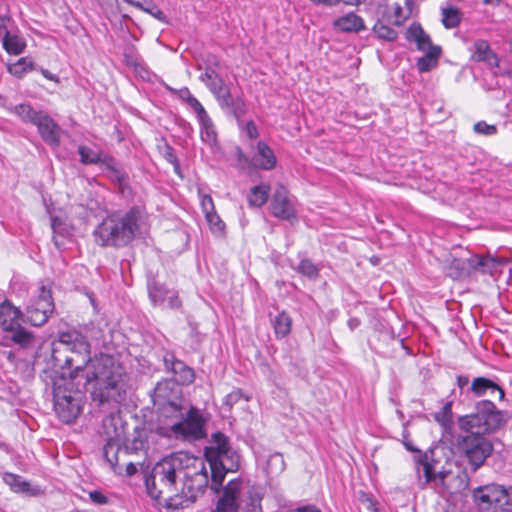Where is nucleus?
Instances as JSON below:
<instances>
[{
	"label": "nucleus",
	"instance_id": "f257e3e1",
	"mask_svg": "<svg viewBox=\"0 0 512 512\" xmlns=\"http://www.w3.org/2000/svg\"><path fill=\"white\" fill-rule=\"evenodd\" d=\"M151 431L169 440L194 442L206 437L207 418L190 403L154 410Z\"/></svg>",
	"mask_w": 512,
	"mask_h": 512
},
{
	"label": "nucleus",
	"instance_id": "f03ea898",
	"mask_svg": "<svg viewBox=\"0 0 512 512\" xmlns=\"http://www.w3.org/2000/svg\"><path fill=\"white\" fill-rule=\"evenodd\" d=\"M124 367L111 355H95L77 381L100 403L122 400Z\"/></svg>",
	"mask_w": 512,
	"mask_h": 512
},
{
	"label": "nucleus",
	"instance_id": "7ed1b4c3",
	"mask_svg": "<svg viewBox=\"0 0 512 512\" xmlns=\"http://www.w3.org/2000/svg\"><path fill=\"white\" fill-rule=\"evenodd\" d=\"M90 349V343L81 333L63 332L58 340L52 343V366L65 372L69 383L77 381L92 360Z\"/></svg>",
	"mask_w": 512,
	"mask_h": 512
},
{
	"label": "nucleus",
	"instance_id": "20e7f679",
	"mask_svg": "<svg viewBox=\"0 0 512 512\" xmlns=\"http://www.w3.org/2000/svg\"><path fill=\"white\" fill-rule=\"evenodd\" d=\"M139 220L140 210L137 207L113 212L95 228V242L102 247H125L135 238L139 230Z\"/></svg>",
	"mask_w": 512,
	"mask_h": 512
},
{
	"label": "nucleus",
	"instance_id": "39448f33",
	"mask_svg": "<svg viewBox=\"0 0 512 512\" xmlns=\"http://www.w3.org/2000/svg\"><path fill=\"white\" fill-rule=\"evenodd\" d=\"M182 453H174L163 458L145 474L146 490L152 498L159 499L163 495L171 497L178 491L177 478L183 470Z\"/></svg>",
	"mask_w": 512,
	"mask_h": 512
},
{
	"label": "nucleus",
	"instance_id": "423d86ee",
	"mask_svg": "<svg viewBox=\"0 0 512 512\" xmlns=\"http://www.w3.org/2000/svg\"><path fill=\"white\" fill-rule=\"evenodd\" d=\"M506 423L505 413L499 410L491 400H481L475 404L473 413L460 416L457 424L461 432H479L491 434Z\"/></svg>",
	"mask_w": 512,
	"mask_h": 512
},
{
	"label": "nucleus",
	"instance_id": "0eeeda50",
	"mask_svg": "<svg viewBox=\"0 0 512 512\" xmlns=\"http://www.w3.org/2000/svg\"><path fill=\"white\" fill-rule=\"evenodd\" d=\"M83 389L80 381L69 383L65 372H61V378L54 382V410L64 423L73 422L80 414Z\"/></svg>",
	"mask_w": 512,
	"mask_h": 512
},
{
	"label": "nucleus",
	"instance_id": "6e6552de",
	"mask_svg": "<svg viewBox=\"0 0 512 512\" xmlns=\"http://www.w3.org/2000/svg\"><path fill=\"white\" fill-rule=\"evenodd\" d=\"M182 466L180 475H183L181 495L190 502H194L202 495L209 484V476L204 461L201 458L182 453Z\"/></svg>",
	"mask_w": 512,
	"mask_h": 512
},
{
	"label": "nucleus",
	"instance_id": "1a4fd4ad",
	"mask_svg": "<svg viewBox=\"0 0 512 512\" xmlns=\"http://www.w3.org/2000/svg\"><path fill=\"white\" fill-rule=\"evenodd\" d=\"M102 435L106 444L103 456L114 472H118V453L121 451L123 438L126 435V423L119 412H112L102 421Z\"/></svg>",
	"mask_w": 512,
	"mask_h": 512
},
{
	"label": "nucleus",
	"instance_id": "9d476101",
	"mask_svg": "<svg viewBox=\"0 0 512 512\" xmlns=\"http://www.w3.org/2000/svg\"><path fill=\"white\" fill-rule=\"evenodd\" d=\"M456 447L468 459L473 471L480 468L493 452L492 442L485 434L475 431L459 434L456 437Z\"/></svg>",
	"mask_w": 512,
	"mask_h": 512
},
{
	"label": "nucleus",
	"instance_id": "9b49d317",
	"mask_svg": "<svg viewBox=\"0 0 512 512\" xmlns=\"http://www.w3.org/2000/svg\"><path fill=\"white\" fill-rule=\"evenodd\" d=\"M478 506L487 512L512 511V487L490 484L478 487L473 492Z\"/></svg>",
	"mask_w": 512,
	"mask_h": 512
},
{
	"label": "nucleus",
	"instance_id": "f8f14e48",
	"mask_svg": "<svg viewBox=\"0 0 512 512\" xmlns=\"http://www.w3.org/2000/svg\"><path fill=\"white\" fill-rule=\"evenodd\" d=\"M504 260L490 255H472L466 259L453 258L450 268L455 270L451 275L455 278L470 276L475 273L493 275L501 266Z\"/></svg>",
	"mask_w": 512,
	"mask_h": 512
},
{
	"label": "nucleus",
	"instance_id": "ddd939ff",
	"mask_svg": "<svg viewBox=\"0 0 512 512\" xmlns=\"http://www.w3.org/2000/svg\"><path fill=\"white\" fill-rule=\"evenodd\" d=\"M211 472V489L215 493L221 491V487L225 476L228 472H236L240 468V455L233 449L226 450L216 457L208 461Z\"/></svg>",
	"mask_w": 512,
	"mask_h": 512
},
{
	"label": "nucleus",
	"instance_id": "4468645a",
	"mask_svg": "<svg viewBox=\"0 0 512 512\" xmlns=\"http://www.w3.org/2000/svg\"><path fill=\"white\" fill-rule=\"evenodd\" d=\"M54 311L51 289L42 285L37 298L30 301L26 308L27 321L33 326H41L47 322Z\"/></svg>",
	"mask_w": 512,
	"mask_h": 512
},
{
	"label": "nucleus",
	"instance_id": "2eb2a0df",
	"mask_svg": "<svg viewBox=\"0 0 512 512\" xmlns=\"http://www.w3.org/2000/svg\"><path fill=\"white\" fill-rule=\"evenodd\" d=\"M154 410L188 403L182 394V388L172 380L159 382L151 395Z\"/></svg>",
	"mask_w": 512,
	"mask_h": 512
},
{
	"label": "nucleus",
	"instance_id": "dca6fc26",
	"mask_svg": "<svg viewBox=\"0 0 512 512\" xmlns=\"http://www.w3.org/2000/svg\"><path fill=\"white\" fill-rule=\"evenodd\" d=\"M166 371L171 372L178 385L190 384L194 381L195 375L192 368L187 366L183 361L177 359L172 352H166L163 357Z\"/></svg>",
	"mask_w": 512,
	"mask_h": 512
},
{
	"label": "nucleus",
	"instance_id": "f3484780",
	"mask_svg": "<svg viewBox=\"0 0 512 512\" xmlns=\"http://www.w3.org/2000/svg\"><path fill=\"white\" fill-rule=\"evenodd\" d=\"M271 213L273 216L283 220H291L292 218H295V210L289 201L287 191L283 186H279L275 190L271 202Z\"/></svg>",
	"mask_w": 512,
	"mask_h": 512
},
{
	"label": "nucleus",
	"instance_id": "a211bd4d",
	"mask_svg": "<svg viewBox=\"0 0 512 512\" xmlns=\"http://www.w3.org/2000/svg\"><path fill=\"white\" fill-rule=\"evenodd\" d=\"M34 125L37 126L43 141L55 146L59 144L60 128L47 113L40 111V115L35 119Z\"/></svg>",
	"mask_w": 512,
	"mask_h": 512
},
{
	"label": "nucleus",
	"instance_id": "6ab92c4d",
	"mask_svg": "<svg viewBox=\"0 0 512 512\" xmlns=\"http://www.w3.org/2000/svg\"><path fill=\"white\" fill-rule=\"evenodd\" d=\"M470 391L476 397L498 395V399L503 400L505 396L504 390L496 382L486 377L474 378Z\"/></svg>",
	"mask_w": 512,
	"mask_h": 512
},
{
	"label": "nucleus",
	"instance_id": "aec40b11",
	"mask_svg": "<svg viewBox=\"0 0 512 512\" xmlns=\"http://www.w3.org/2000/svg\"><path fill=\"white\" fill-rule=\"evenodd\" d=\"M23 318L22 311L15 307L9 300L0 304V328L4 331L14 329Z\"/></svg>",
	"mask_w": 512,
	"mask_h": 512
},
{
	"label": "nucleus",
	"instance_id": "412c9836",
	"mask_svg": "<svg viewBox=\"0 0 512 512\" xmlns=\"http://www.w3.org/2000/svg\"><path fill=\"white\" fill-rule=\"evenodd\" d=\"M472 53V60L476 62H486L491 67H498L499 59L497 55L491 50L488 41L478 39L473 43L470 48Z\"/></svg>",
	"mask_w": 512,
	"mask_h": 512
},
{
	"label": "nucleus",
	"instance_id": "4be33fe9",
	"mask_svg": "<svg viewBox=\"0 0 512 512\" xmlns=\"http://www.w3.org/2000/svg\"><path fill=\"white\" fill-rule=\"evenodd\" d=\"M405 35L407 41L415 42L417 45V49L420 51H430L431 47H438L437 45H434L432 43L430 36L417 22H414L409 26Z\"/></svg>",
	"mask_w": 512,
	"mask_h": 512
},
{
	"label": "nucleus",
	"instance_id": "5701e85b",
	"mask_svg": "<svg viewBox=\"0 0 512 512\" xmlns=\"http://www.w3.org/2000/svg\"><path fill=\"white\" fill-rule=\"evenodd\" d=\"M254 165L262 170H272L277 163L273 150L263 141L258 142L253 156Z\"/></svg>",
	"mask_w": 512,
	"mask_h": 512
},
{
	"label": "nucleus",
	"instance_id": "b1692460",
	"mask_svg": "<svg viewBox=\"0 0 512 512\" xmlns=\"http://www.w3.org/2000/svg\"><path fill=\"white\" fill-rule=\"evenodd\" d=\"M413 0H388L387 9L392 11L394 25L401 26L412 14Z\"/></svg>",
	"mask_w": 512,
	"mask_h": 512
},
{
	"label": "nucleus",
	"instance_id": "393cba45",
	"mask_svg": "<svg viewBox=\"0 0 512 512\" xmlns=\"http://www.w3.org/2000/svg\"><path fill=\"white\" fill-rule=\"evenodd\" d=\"M80 160L83 164H98L103 163L109 169H114L113 165L115 159L111 156L105 155L102 152L95 151L87 146H80L78 149Z\"/></svg>",
	"mask_w": 512,
	"mask_h": 512
},
{
	"label": "nucleus",
	"instance_id": "a878e982",
	"mask_svg": "<svg viewBox=\"0 0 512 512\" xmlns=\"http://www.w3.org/2000/svg\"><path fill=\"white\" fill-rule=\"evenodd\" d=\"M232 449L229 443V438L221 433L216 432L212 434V446L206 447L204 450L205 460L211 461L216 459L221 453H225L226 450Z\"/></svg>",
	"mask_w": 512,
	"mask_h": 512
},
{
	"label": "nucleus",
	"instance_id": "bb28decb",
	"mask_svg": "<svg viewBox=\"0 0 512 512\" xmlns=\"http://www.w3.org/2000/svg\"><path fill=\"white\" fill-rule=\"evenodd\" d=\"M334 26L343 32H359L365 29L363 19L357 14L350 12L334 21Z\"/></svg>",
	"mask_w": 512,
	"mask_h": 512
},
{
	"label": "nucleus",
	"instance_id": "cd10ccee",
	"mask_svg": "<svg viewBox=\"0 0 512 512\" xmlns=\"http://www.w3.org/2000/svg\"><path fill=\"white\" fill-rule=\"evenodd\" d=\"M219 105L228 113L239 119L246 112L245 102L241 97H233L229 91L218 100Z\"/></svg>",
	"mask_w": 512,
	"mask_h": 512
},
{
	"label": "nucleus",
	"instance_id": "c85d7f7f",
	"mask_svg": "<svg viewBox=\"0 0 512 512\" xmlns=\"http://www.w3.org/2000/svg\"><path fill=\"white\" fill-rule=\"evenodd\" d=\"M120 445L121 450L126 454H137L146 449L147 441L142 431L135 430L132 437L126 438L125 436Z\"/></svg>",
	"mask_w": 512,
	"mask_h": 512
},
{
	"label": "nucleus",
	"instance_id": "c756f323",
	"mask_svg": "<svg viewBox=\"0 0 512 512\" xmlns=\"http://www.w3.org/2000/svg\"><path fill=\"white\" fill-rule=\"evenodd\" d=\"M270 321L277 338H284L291 332L292 319L286 311H281L275 317L270 315Z\"/></svg>",
	"mask_w": 512,
	"mask_h": 512
},
{
	"label": "nucleus",
	"instance_id": "7c9ffc66",
	"mask_svg": "<svg viewBox=\"0 0 512 512\" xmlns=\"http://www.w3.org/2000/svg\"><path fill=\"white\" fill-rule=\"evenodd\" d=\"M11 333L10 339L21 348H29L34 345V335L18 324L14 329L9 330Z\"/></svg>",
	"mask_w": 512,
	"mask_h": 512
},
{
	"label": "nucleus",
	"instance_id": "2f4dec72",
	"mask_svg": "<svg viewBox=\"0 0 512 512\" xmlns=\"http://www.w3.org/2000/svg\"><path fill=\"white\" fill-rule=\"evenodd\" d=\"M424 53L417 61V68L420 72H428L437 65L441 55V48L431 47L430 51H425Z\"/></svg>",
	"mask_w": 512,
	"mask_h": 512
},
{
	"label": "nucleus",
	"instance_id": "473e14b6",
	"mask_svg": "<svg viewBox=\"0 0 512 512\" xmlns=\"http://www.w3.org/2000/svg\"><path fill=\"white\" fill-rule=\"evenodd\" d=\"M434 419L442 426L444 433L451 435L453 428L452 402H446L440 411L434 414Z\"/></svg>",
	"mask_w": 512,
	"mask_h": 512
},
{
	"label": "nucleus",
	"instance_id": "72a5a7b5",
	"mask_svg": "<svg viewBox=\"0 0 512 512\" xmlns=\"http://www.w3.org/2000/svg\"><path fill=\"white\" fill-rule=\"evenodd\" d=\"M25 47L26 43L21 37L11 35L9 31H5V35L3 37V48L7 53L19 55L24 51Z\"/></svg>",
	"mask_w": 512,
	"mask_h": 512
},
{
	"label": "nucleus",
	"instance_id": "f704fd0d",
	"mask_svg": "<svg viewBox=\"0 0 512 512\" xmlns=\"http://www.w3.org/2000/svg\"><path fill=\"white\" fill-rule=\"evenodd\" d=\"M442 24L447 29H453L460 25L462 20V15L460 10L455 6H448L442 8Z\"/></svg>",
	"mask_w": 512,
	"mask_h": 512
},
{
	"label": "nucleus",
	"instance_id": "c9c22d12",
	"mask_svg": "<svg viewBox=\"0 0 512 512\" xmlns=\"http://www.w3.org/2000/svg\"><path fill=\"white\" fill-rule=\"evenodd\" d=\"M201 126V139L208 144H215L217 140V133L213 121L208 113L198 119Z\"/></svg>",
	"mask_w": 512,
	"mask_h": 512
},
{
	"label": "nucleus",
	"instance_id": "e433bc0d",
	"mask_svg": "<svg viewBox=\"0 0 512 512\" xmlns=\"http://www.w3.org/2000/svg\"><path fill=\"white\" fill-rule=\"evenodd\" d=\"M270 188L267 185L254 186L248 196V202L251 206L261 207L268 199Z\"/></svg>",
	"mask_w": 512,
	"mask_h": 512
},
{
	"label": "nucleus",
	"instance_id": "4c0bfd02",
	"mask_svg": "<svg viewBox=\"0 0 512 512\" xmlns=\"http://www.w3.org/2000/svg\"><path fill=\"white\" fill-rule=\"evenodd\" d=\"M149 297L154 305L162 304L169 294V291L156 281H152L148 285Z\"/></svg>",
	"mask_w": 512,
	"mask_h": 512
},
{
	"label": "nucleus",
	"instance_id": "58836bf2",
	"mask_svg": "<svg viewBox=\"0 0 512 512\" xmlns=\"http://www.w3.org/2000/svg\"><path fill=\"white\" fill-rule=\"evenodd\" d=\"M145 3L146 4H143L139 0H134V3L130 4L149 13L157 20L167 23V17L162 10H160L152 1H146Z\"/></svg>",
	"mask_w": 512,
	"mask_h": 512
},
{
	"label": "nucleus",
	"instance_id": "ea45409f",
	"mask_svg": "<svg viewBox=\"0 0 512 512\" xmlns=\"http://www.w3.org/2000/svg\"><path fill=\"white\" fill-rule=\"evenodd\" d=\"M373 33L377 35L379 39L386 40V41H394L396 40L398 33L391 27L385 25L382 21L378 20L373 28Z\"/></svg>",
	"mask_w": 512,
	"mask_h": 512
},
{
	"label": "nucleus",
	"instance_id": "a19ab883",
	"mask_svg": "<svg viewBox=\"0 0 512 512\" xmlns=\"http://www.w3.org/2000/svg\"><path fill=\"white\" fill-rule=\"evenodd\" d=\"M5 481L7 484H9L11 486V488L15 492L31 494L30 493V490H31L30 483L23 480L22 477L15 475V474H7L5 476Z\"/></svg>",
	"mask_w": 512,
	"mask_h": 512
},
{
	"label": "nucleus",
	"instance_id": "79ce46f5",
	"mask_svg": "<svg viewBox=\"0 0 512 512\" xmlns=\"http://www.w3.org/2000/svg\"><path fill=\"white\" fill-rule=\"evenodd\" d=\"M51 228L54 234V244L59 248L62 243L58 240V236L66 237L70 234V231L68 227L62 222V220L56 216L51 218Z\"/></svg>",
	"mask_w": 512,
	"mask_h": 512
},
{
	"label": "nucleus",
	"instance_id": "37998d69",
	"mask_svg": "<svg viewBox=\"0 0 512 512\" xmlns=\"http://www.w3.org/2000/svg\"><path fill=\"white\" fill-rule=\"evenodd\" d=\"M243 486V480L241 478H235L230 480L226 486L221 489L223 490L224 497L234 499L238 501Z\"/></svg>",
	"mask_w": 512,
	"mask_h": 512
},
{
	"label": "nucleus",
	"instance_id": "c03bdc74",
	"mask_svg": "<svg viewBox=\"0 0 512 512\" xmlns=\"http://www.w3.org/2000/svg\"><path fill=\"white\" fill-rule=\"evenodd\" d=\"M15 113L25 122L35 123L40 111H35L29 104H19L15 107Z\"/></svg>",
	"mask_w": 512,
	"mask_h": 512
},
{
	"label": "nucleus",
	"instance_id": "a18cd8bd",
	"mask_svg": "<svg viewBox=\"0 0 512 512\" xmlns=\"http://www.w3.org/2000/svg\"><path fill=\"white\" fill-rule=\"evenodd\" d=\"M239 507L238 501L221 496L212 512H239Z\"/></svg>",
	"mask_w": 512,
	"mask_h": 512
},
{
	"label": "nucleus",
	"instance_id": "49530a36",
	"mask_svg": "<svg viewBox=\"0 0 512 512\" xmlns=\"http://www.w3.org/2000/svg\"><path fill=\"white\" fill-rule=\"evenodd\" d=\"M297 270L299 273L310 279H317L319 276L318 267L309 259L301 260Z\"/></svg>",
	"mask_w": 512,
	"mask_h": 512
},
{
	"label": "nucleus",
	"instance_id": "de8ad7c7",
	"mask_svg": "<svg viewBox=\"0 0 512 512\" xmlns=\"http://www.w3.org/2000/svg\"><path fill=\"white\" fill-rule=\"evenodd\" d=\"M206 220L209 223L210 229L214 235L219 237L224 236L225 223L221 220L216 212L207 215Z\"/></svg>",
	"mask_w": 512,
	"mask_h": 512
},
{
	"label": "nucleus",
	"instance_id": "09e8293b",
	"mask_svg": "<svg viewBox=\"0 0 512 512\" xmlns=\"http://www.w3.org/2000/svg\"><path fill=\"white\" fill-rule=\"evenodd\" d=\"M267 468L271 474H279L285 469V462L281 453L272 454L267 460Z\"/></svg>",
	"mask_w": 512,
	"mask_h": 512
},
{
	"label": "nucleus",
	"instance_id": "8fccbe9b",
	"mask_svg": "<svg viewBox=\"0 0 512 512\" xmlns=\"http://www.w3.org/2000/svg\"><path fill=\"white\" fill-rule=\"evenodd\" d=\"M29 70H32V62L27 58H21L16 63L8 66V71L19 78Z\"/></svg>",
	"mask_w": 512,
	"mask_h": 512
},
{
	"label": "nucleus",
	"instance_id": "3c124183",
	"mask_svg": "<svg viewBox=\"0 0 512 512\" xmlns=\"http://www.w3.org/2000/svg\"><path fill=\"white\" fill-rule=\"evenodd\" d=\"M419 464L423 466V472L425 476V483H429L436 479L433 466L428 462V456L426 454L420 455Z\"/></svg>",
	"mask_w": 512,
	"mask_h": 512
},
{
	"label": "nucleus",
	"instance_id": "603ef678",
	"mask_svg": "<svg viewBox=\"0 0 512 512\" xmlns=\"http://www.w3.org/2000/svg\"><path fill=\"white\" fill-rule=\"evenodd\" d=\"M261 496L257 493H250L249 502L245 506V512H261Z\"/></svg>",
	"mask_w": 512,
	"mask_h": 512
},
{
	"label": "nucleus",
	"instance_id": "864d4df0",
	"mask_svg": "<svg viewBox=\"0 0 512 512\" xmlns=\"http://www.w3.org/2000/svg\"><path fill=\"white\" fill-rule=\"evenodd\" d=\"M474 131L478 134L494 135L497 132V128L494 125H489L484 121H480L474 125Z\"/></svg>",
	"mask_w": 512,
	"mask_h": 512
},
{
	"label": "nucleus",
	"instance_id": "5fc2aeb1",
	"mask_svg": "<svg viewBox=\"0 0 512 512\" xmlns=\"http://www.w3.org/2000/svg\"><path fill=\"white\" fill-rule=\"evenodd\" d=\"M243 397H244V395L240 389L233 390L232 392H230L229 394L226 395L224 404L231 409Z\"/></svg>",
	"mask_w": 512,
	"mask_h": 512
},
{
	"label": "nucleus",
	"instance_id": "6e6d98bb",
	"mask_svg": "<svg viewBox=\"0 0 512 512\" xmlns=\"http://www.w3.org/2000/svg\"><path fill=\"white\" fill-rule=\"evenodd\" d=\"M166 88L170 93L176 95L179 99L186 103L193 97V95L191 94L190 90L187 87H183L181 89H174L172 87L167 86Z\"/></svg>",
	"mask_w": 512,
	"mask_h": 512
},
{
	"label": "nucleus",
	"instance_id": "4d7b16f0",
	"mask_svg": "<svg viewBox=\"0 0 512 512\" xmlns=\"http://www.w3.org/2000/svg\"><path fill=\"white\" fill-rule=\"evenodd\" d=\"M186 104L195 112L197 119L207 114L202 104L194 96Z\"/></svg>",
	"mask_w": 512,
	"mask_h": 512
},
{
	"label": "nucleus",
	"instance_id": "13d9d810",
	"mask_svg": "<svg viewBox=\"0 0 512 512\" xmlns=\"http://www.w3.org/2000/svg\"><path fill=\"white\" fill-rule=\"evenodd\" d=\"M201 207H202V210L205 214V217H207V215L209 214H212L215 211V207H214V202H213V199L211 198V196L209 195H204L201 199Z\"/></svg>",
	"mask_w": 512,
	"mask_h": 512
},
{
	"label": "nucleus",
	"instance_id": "bf43d9fd",
	"mask_svg": "<svg viewBox=\"0 0 512 512\" xmlns=\"http://www.w3.org/2000/svg\"><path fill=\"white\" fill-rule=\"evenodd\" d=\"M164 158L171 164H173L174 166V169L176 172H178L179 170V162H178V159H177V156L174 152V149L167 145L166 146V149H165V152H164Z\"/></svg>",
	"mask_w": 512,
	"mask_h": 512
},
{
	"label": "nucleus",
	"instance_id": "052dcab7",
	"mask_svg": "<svg viewBox=\"0 0 512 512\" xmlns=\"http://www.w3.org/2000/svg\"><path fill=\"white\" fill-rule=\"evenodd\" d=\"M208 62H209V65H211L210 58H209ZM218 77H220V76L216 73V71L213 70L211 68V66H207L205 68V72L203 74H201L200 80L207 85L208 81H213V80L217 79Z\"/></svg>",
	"mask_w": 512,
	"mask_h": 512
},
{
	"label": "nucleus",
	"instance_id": "680f3d73",
	"mask_svg": "<svg viewBox=\"0 0 512 512\" xmlns=\"http://www.w3.org/2000/svg\"><path fill=\"white\" fill-rule=\"evenodd\" d=\"M89 498L94 504H97V505H105V504H108V502H109L108 497L105 496L102 492L97 491V490L91 491L89 493Z\"/></svg>",
	"mask_w": 512,
	"mask_h": 512
},
{
	"label": "nucleus",
	"instance_id": "e2e57ef3",
	"mask_svg": "<svg viewBox=\"0 0 512 512\" xmlns=\"http://www.w3.org/2000/svg\"><path fill=\"white\" fill-rule=\"evenodd\" d=\"M225 85V82L223 78L218 77L217 79L213 81H208V84L206 85L208 89L211 91L212 94L216 93L220 88H222Z\"/></svg>",
	"mask_w": 512,
	"mask_h": 512
},
{
	"label": "nucleus",
	"instance_id": "0e129e2a",
	"mask_svg": "<svg viewBox=\"0 0 512 512\" xmlns=\"http://www.w3.org/2000/svg\"><path fill=\"white\" fill-rule=\"evenodd\" d=\"M312 4L316 6H324V7H333L343 0H309Z\"/></svg>",
	"mask_w": 512,
	"mask_h": 512
},
{
	"label": "nucleus",
	"instance_id": "69168bd1",
	"mask_svg": "<svg viewBox=\"0 0 512 512\" xmlns=\"http://www.w3.org/2000/svg\"><path fill=\"white\" fill-rule=\"evenodd\" d=\"M246 133L250 139H255L258 137V130L253 121L247 122Z\"/></svg>",
	"mask_w": 512,
	"mask_h": 512
},
{
	"label": "nucleus",
	"instance_id": "338daca9",
	"mask_svg": "<svg viewBox=\"0 0 512 512\" xmlns=\"http://www.w3.org/2000/svg\"><path fill=\"white\" fill-rule=\"evenodd\" d=\"M291 512H321V510L318 507H316L315 505L308 504V505H303V506L297 507V508L291 510Z\"/></svg>",
	"mask_w": 512,
	"mask_h": 512
},
{
	"label": "nucleus",
	"instance_id": "774afa93",
	"mask_svg": "<svg viewBox=\"0 0 512 512\" xmlns=\"http://www.w3.org/2000/svg\"><path fill=\"white\" fill-rule=\"evenodd\" d=\"M168 300H169V307L172 309H176L181 306V301H180L179 297L174 293H172L170 296H168Z\"/></svg>",
	"mask_w": 512,
	"mask_h": 512
}]
</instances>
